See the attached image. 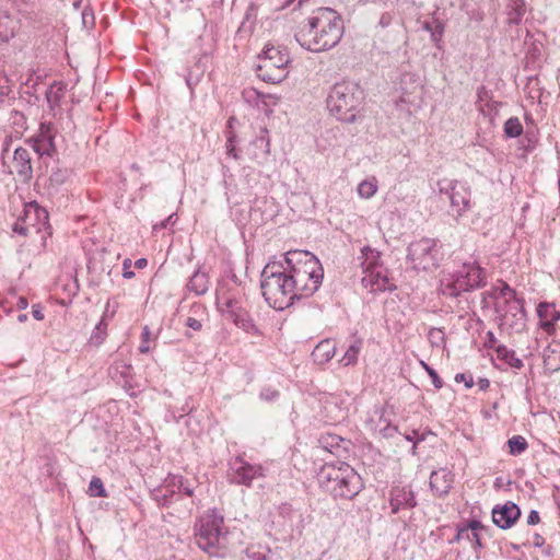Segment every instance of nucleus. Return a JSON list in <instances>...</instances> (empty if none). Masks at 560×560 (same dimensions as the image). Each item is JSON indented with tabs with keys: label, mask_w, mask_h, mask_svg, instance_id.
<instances>
[{
	"label": "nucleus",
	"mask_w": 560,
	"mask_h": 560,
	"mask_svg": "<svg viewBox=\"0 0 560 560\" xmlns=\"http://www.w3.org/2000/svg\"><path fill=\"white\" fill-rule=\"evenodd\" d=\"M495 352L498 358L505 361L510 366L514 369H522L524 366L523 361L516 357L515 351L509 349L506 346L499 345L495 348Z\"/></svg>",
	"instance_id": "obj_26"
},
{
	"label": "nucleus",
	"mask_w": 560,
	"mask_h": 560,
	"mask_svg": "<svg viewBox=\"0 0 560 560\" xmlns=\"http://www.w3.org/2000/svg\"><path fill=\"white\" fill-rule=\"evenodd\" d=\"M121 368L120 374L124 378H127L130 375L131 365L121 363L120 365L117 364L116 369L118 370Z\"/></svg>",
	"instance_id": "obj_60"
},
{
	"label": "nucleus",
	"mask_w": 560,
	"mask_h": 560,
	"mask_svg": "<svg viewBox=\"0 0 560 560\" xmlns=\"http://www.w3.org/2000/svg\"><path fill=\"white\" fill-rule=\"evenodd\" d=\"M377 191L376 179H365L361 182L358 186V194L361 198L369 199L375 195Z\"/></svg>",
	"instance_id": "obj_33"
},
{
	"label": "nucleus",
	"mask_w": 560,
	"mask_h": 560,
	"mask_svg": "<svg viewBox=\"0 0 560 560\" xmlns=\"http://www.w3.org/2000/svg\"><path fill=\"white\" fill-rule=\"evenodd\" d=\"M500 295L504 298L505 303L517 298L515 290H513L508 283H503L500 289Z\"/></svg>",
	"instance_id": "obj_43"
},
{
	"label": "nucleus",
	"mask_w": 560,
	"mask_h": 560,
	"mask_svg": "<svg viewBox=\"0 0 560 560\" xmlns=\"http://www.w3.org/2000/svg\"><path fill=\"white\" fill-rule=\"evenodd\" d=\"M48 212L36 201L24 205L22 214L14 222L12 230L14 233L27 236L32 231L39 233L43 229L49 228Z\"/></svg>",
	"instance_id": "obj_11"
},
{
	"label": "nucleus",
	"mask_w": 560,
	"mask_h": 560,
	"mask_svg": "<svg viewBox=\"0 0 560 560\" xmlns=\"http://www.w3.org/2000/svg\"><path fill=\"white\" fill-rule=\"evenodd\" d=\"M284 266L298 300L313 295L322 284L324 269L310 252L291 250L284 255Z\"/></svg>",
	"instance_id": "obj_2"
},
{
	"label": "nucleus",
	"mask_w": 560,
	"mask_h": 560,
	"mask_svg": "<svg viewBox=\"0 0 560 560\" xmlns=\"http://www.w3.org/2000/svg\"><path fill=\"white\" fill-rule=\"evenodd\" d=\"M28 305L27 299L25 296H20L16 302V307L19 310H25Z\"/></svg>",
	"instance_id": "obj_63"
},
{
	"label": "nucleus",
	"mask_w": 560,
	"mask_h": 560,
	"mask_svg": "<svg viewBox=\"0 0 560 560\" xmlns=\"http://www.w3.org/2000/svg\"><path fill=\"white\" fill-rule=\"evenodd\" d=\"M171 483L176 491L184 492L187 497L194 494V488L182 476H172Z\"/></svg>",
	"instance_id": "obj_34"
},
{
	"label": "nucleus",
	"mask_w": 560,
	"mask_h": 560,
	"mask_svg": "<svg viewBox=\"0 0 560 560\" xmlns=\"http://www.w3.org/2000/svg\"><path fill=\"white\" fill-rule=\"evenodd\" d=\"M70 174L71 172L68 168H52V172L48 178V187L57 191L59 187L62 186L68 180Z\"/></svg>",
	"instance_id": "obj_27"
},
{
	"label": "nucleus",
	"mask_w": 560,
	"mask_h": 560,
	"mask_svg": "<svg viewBox=\"0 0 560 560\" xmlns=\"http://www.w3.org/2000/svg\"><path fill=\"white\" fill-rule=\"evenodd\" d=\"M421 365L425 370V372L429 374V376L431 377L434 387L436 389L442 388L443 387V381L439 376L438 372L433 368H431L429 364L423 362V361H421Z\"/></svg>",
	"instance_id": "obj_39"
},
{
	"label": "nucleus",
	"mask_w": 560,
	"mask_h": 560,
	"mask_svg": "<svg viewBox=\"0 0 560 560\" xmlns=\"http://www.w3.org/2000/svg\"><path fill=\"white\" fill-rule=\"evenodd\" d=\"M319 482L323 489L334 498L346 500L357 497L364 487L361 476L343 462L338 466H325L320 471Z\"/></svg>",
	"instance_id": "obj_5"
},
{
	"label": "nucleus",
	"mask_w": 560,
	"mask_h": 560,
	"mask_svg": "<svg viewBox=\"0 0 560 560\" xmlns=\"http://www.w3.org/2000/svg\"><path fill=\"white\" fill-rule=\"evenodd\" d=\"M407 258L416 270H432L439 267L443 254L441 246L434 238L423 237L408 246Z\"/></svg>",
	"instance_id": "obj_9"
},
{
	"label": "nucleus",
	"mask_w": 560,
	"mask_h": 560,
	"mask_svg": "<svg viewBox=\"0 0 560 560\" xmlns=\"http://www.w3.org/2000/svg\"><path fill=\"white\" fill-rule=\"evenodd\" d=\"M544 365L551 372L560 370V347L547 348L544 351Z\"/></svg>",
	"instance_id": "obj_29"
},
{
	"label": "nucleus",
	"mask_w": 560,
	"mask_h": 560,
	"mask_svg": "<svg viewBox=\"0 0 560 560\" xmlns=\"http://www.w3.org/2000/svg\"><path fill=\"white\" fill-rule=\"evenodd\" d=\"M477 385H478L480 390H486V389L489 388L490 382H489L488 378H479L478 382H477Z\"/></svg>",
	"instance_id": "obj_62"
},
{
	"label": "nucleus",
	"mask_w": 560,
	"mask_h": 560,
	"mask_svg": "<svg viewBox=\"0 0 560 560\" xmlns=\"http://www.w3.org/2000/svg\"><path fill=\"white\" fill-rule=\"evenodd\" d=\"M260 288L265 301L275 310L282 311L291 306L296 298L283 261H270L264 267Z\"/></svg>",
	"instance_id": "obj_3"
},
{
	"label": "nucleus",
	"mask_w": 560,
	"mask_h": 560,
	"mask_svg": "<svg viewBox=\"0 0 560 560\" xmlns=\"http://www.w3.org/2000/svg\"><path fill=\"white\" fill-rule=\"evenodd\" d=\"M444 27L439 21L434 22V28L431 32V39L435 44H439L442 39Z\"/></svg>",
	"instance_id": "obj_44"
},
{
	"label": "nucleus",
	"mask_w": 560,
	"mask_h": 560,
	"mask_svg": "<svg viewBox=\"0 0 560 560\" xmlns=\"http://www.w3.org/2000/svg\"><path fill=\"white\" fill-rule=\"evenodd\" d=\"M392 20H393L392 14L386 12V13L382 14L378 24L382 27H387L392 23Z\"/></svg>",
	"instance_id": "obj_59"
},
{
	"label": "nucleus",
	"mask_w": 560,
	"mask_h": 560,
	"mask_svg": "<svg viewBox=\"0 0 560 560\" xmlns=\"http://www.w3.org/2000/svg\"><path fill=\"white\" fill-rule=\"evenodd\" d=\"M540 522L539 513L536 510H532L527 516L528 525H536Z\"/></svg>",
	"instance_id": "obj_57"
},
{
	"label": "nucleus",
	"mask_w": 560,
	"mask_h": 560,
	"mask_svg": "<svg viewBox=\"0 0 560 560\" xmlns=\"http://www.w3.org/2000/svg\"><path fill=\"white\" fill-rule=\"evenodd\" d=\"M196 544L209 556L220 557L225 552L224 520L215 510L205 513L196 524Z\"/></svg>",
	"instance_id": "obj_7"
},
{
	"label": "nucleus",
	"mask_w": 560,
	"mask_h": 560,
	"mask_svg": "<svg viewBox=\"0 0 560 560\" xmlns=\"http://www.w3.org/2000/svg\"><path fill=\"white\" fill-rule=\"evenodd\" d=\"M501 105H502L501 102H498V101H494L493 98H491L489 102L483 104V107H485L483 114L495 116V115H498L499 108L501 107Z\"/></svg>",
	"instance_id": "obj_41"
},
{
	"label": "nucleus",
	"mask_w": 560,
	"mask_h": 560,
	"mask_svg": "<svg viewBox=\"0 0 560 560\" xmlns=\"http://www.w3.org/2000/svg\"><path fill=\"white\" fill-rule=\"evenodd\" d=\"M441 196L450 200L451 214L457 220L471 208L470 187L463 182L442 179L436 183Z\"/></svg>",
	"instance_id": "obj_10"
},
{
	"label": "nucleus",
	"mask_w": 560,
	"mask_h": 560,
	"mask_svg": "<svg viewBox=\"0 0 560 560\" xmlns=\"http://www.w3.org/2000/svg\"><path fill=\"white\" fill-rule=\"evenodd\" d=\"M361 283L371 292H383L386 290L392 291L395 288L392 287L387 272L384 268L372 269L371 271L364 272Z\"/></svg>",
	"instance_id": "obj_15"
},
{
	"label": "nucleus",
	"mask_w": 560,
	"mask_h": 560,
	"mask_svg": "<svg viewBox=\"0 0 560 560\" xmlns=\"http://www.w3.org/2000/svg\"><path fill=\"white\" fill-rule=\"evenodd\" d=\"M265 476L261 465H253L242 456H236L229 463V480L231 483L250 487L253 480Z\"/></svg>",
	"instance_id": "obj_12"
},
{
	"label": "nucleus",
	"mask_w": 560,
	"mask_h": 560,
	"mask_svg": "<svg viewBox=\"0 0 560 560\" xmlns=\"http://www.w3.org/2000/svg\"><path fill=\"white\" fill-rule=\"evenodd\" d=\"M33 149L39 155H51L55 151L54 135L48 126H40L38 136L34 139Z\"/></svg>",
	"instance_id": "obj_20"
},
{
	"label": "nucleus",
	"mask_w": 560,
	"mask_h": 560,
	"mask_svg": "<svg viewBox=\"0 0 560 560\" xmlns=\"http://www.w3.org/2000/svg\"><path fill=\"white\" fill-rule=\"evenodd\" d=\"M210 287V280L208 273L203 270H196L192 276L189 278V281L186 285L189 292L195 293L196 295H203L208 292Z\"/></svg>",
	"instance_id": "obj_21"
},
{
	"label": "nucleus",
	"mask_w": 560,
	"mask_h": 560,
	"mask_svg": "<svg viewBox=\"0 0 560 560\" xmlns=\"http://www.w3.org/2000/svg\"><path fill=\"white\" fill-rule=\"evenodd\" d=\"M343 440L336 436V435H328L327 438L324 439L323 443H324V447L329 450V447H336L338 446V443L339 442H342Z\"/></svg>",
	"instance_id": "obj_50"
},
{
	"label": "nucleus",
	"mask_w": 560,
	"mask_h": 560,
	"mask_svg": "<svg viewBox=\"0 0 560 560\" xmlns=\"http://www.w3.org/2000/svg\"><path fill=\"white\" fill-rule=\"evenodd\" d=\"M544 545H545V538L540 534L536 533L534 535V546L536 548H541Z\"/></svg>",
	"instance_id": "obj_61"
},
{
	"label": "nucleus",
	"mask_w": 560,
	"mask_h": 560,
	"mask_svg": "<svg viewBox=\"0 0 560 560\" xmlns=\"http://www.w3.org/2000/svg\"><path fill=\"white\" fill-rule=\"evenodd\" d=\"M13 165L19 177L27 183L33 177V167L31 163L30 151L25 148L19 147L14 151Z\"/></svg>",
	"instance_id": "obj_19"
},
{
	"label": "nucleus",
	"mask_w": 560,
	"mask_h": 560,
	"mask_svg": "<svg viewBox=\"0 0 560 560\" xmlns=\"http://www.w3.org/2000/svg\"><path fill=\"white\" fill-rule=\"evenodd\" d=\"M465 527L467 528V532L470 529L471 533H478V530L488 532L490 529L488 526L482 525L478 520H470Z\"/></svg>",
	"instance_id": "obj_47"
},
{
	"label": "nucleus",
	"mask_w": 560,
	"mask_h": 560,
	"mask_svg": "<svg viewBox=\"0 0 560 560\" xmlns=\"http://www.w3.org/2000/svg\"><path fill=\"white\" fill-rule=\"evenodd\" d=\"M363 101V89L357 82L345 80L330 88L326 103L330 114L338 120L352 124L360 117Z\"/></svg>",
	"instance_id": "obj_4"
},
{
	"label": "nucleus",
	"mask_w": 560,
	"mask_h": 560,
	"mask_svg": "<svg viewBox=\"0 0 560 560\" xmlns=\"http://www.w3.org/2000/svg\"><path fill=\"white\" fill-rule=\"evenodd\" d=\"M336 345L330 339L322 340L313 350L312 359L317 364L330 361L335 354Z\"/></svg>",
	"instance_id": "obj_22"
},
{
	"label": "nucleus",
	"mask_w": 560,
	"mask_h": 560,
	"mask_svg": "<svg viewBox=\"0 0 560 560\" xmlns=\"http://www.w3.org/2000/svg\"><path fill=\"white\" fill-rule=\"evenodd\" d=\"M455 381L457 383L464 382L465 386L467 388H470L474 385L472 376L470 374H466V373H458V374H456L455 375Z\"/></svg>",
	"instance_id": "obj_49"
},
{
	"label": "nucleus",
	"mask_w": 560,
	"mask_h": 560,
	"mask_svg": "<svg viewBox=\"0 0 560 560\" xmlns=\"http://www.w3.org/2000/svg\"><path fill=\"white\" fill-rule=\"evenodd\" d=\"M89 493L91 497H107L103 481L98 477H93L89 485Z\"/></svg>",
	"instance_id": "obj_37"
},
{
	"label": "nucleus",
	"mask_w": 560,
	"mask_h": 560,
	"mask_svg": "<svg viewBox=\"0 0 560 560\" xmlns=\"http://www.w3.org/2000/svg\"><path fill=\"white\" fill-rule=\"evenodd\" d=\"M523 133V126L517 117H510L504 124L506 138H516Z\"/></svg>",
	"instance_id": "obj_32"
},
{
	"label": "nucleus",
	"mask_w": 560,
	"mask_h": 560,
	"mask_svg": "<svg viewBox=\"0 0 560 560\" xmlns=\"http://www.w3.org/2000/svg\"><path fill=\"white\" fill-rule=\"evenodd\" d=\"M537 315L540 327L548 334L555 331V324L560 319V311L556 305L548 302H540L537 306Z\"/></svg>",
	"instance_id": "obj_18"
},
{
	"label": "nucleus",
	"mask_w": 560,
	"mask_h": 560,
	"mask_svg": "<svg viewBox=\"0 0 560 560\" xmlns=\"http://www.w3.org/2000/svg\"><path fill=\"white\" fill-rule=\"evenodd\" d=\"M362 347V340L361 339H354L348 347L347 351L345 352L343 357L340 360V363L343 366L353 365L358 361V354Z\"/></svg>",
	"instance_id": "obj_30"
},
{
	"label": "nucleus",
	"mask_w": 560,
	"mask_h": 560,
	"mask_svg": "<svg viewBox=\"0 0 560 560\" xmlns=\"http://www.w3.org/2000/svg\"><path fill=\"white\" fill-rule=\"evenodd\" d=\"M279 397V392L272 388H264L260 392V398L266 401L276 400Z\"/></svg>",
	"instance_id": "obj_48"
},
{
	"label": "nucleus",
	"mask_w": 560,
	"mask_h": 560,
	"mask_svg": "<svg viewBox=\"0 0 560 560\" xmlns=\"http://www.w3.org/2000/svg\"><path fill=\"white\" fill-rule=\"evenodd\" d=\"M185 325L188 327V328H191L196 331H199L201 330L202 328V324H201V320L195 318V317H187L186 322H185Z\"/></svg>",
	"instance_id": "obj_51"
},
{
	"label": "nucleus",
	"mask_w": 560,
	"mask_h": 560,
	"mask_svg": "<svg viewBox=\"0 0 560 560\" xmlns=\"http://www.w3.org/2000/svg\"><path fill=\"white\" fill-rule=\"evenodd\" d=\"M470 538L468 540L472 541V548L475 550L483 548V544L481 541V537L479 533H471L469 534Z\"/></svg>",
	"instance_id": "obj_52"
},
{
	"label": "nucleus",
	"mask_w": 560,
	"mask_h": 560,
	"mask_svg": "<svg viewBox=\"0 0 560 560\" xmlns=\"http://www.w3.org/2000/svg\"><path fill=\"white\" fill-rule=\"evenodd\" d=\"M105 338V324L102 319L95 327L93 334H92V340H95L97 342H102Z\"/></svg>",
	"instance_id": "obj_45"
},
{
	"label": "nucleus",
	"mask_w": 560,
	"mask_h": 560,
	"mask_svg": "<svg viewBox=\"0 0 560 560\" xmlns=\"http://www.w3.org/2000/svg\"><path fill=\"white\" fill-rule=\"evenodd\" d=\"M506 11L509 22L512 24H518L526 13V3L524 0H508Z\"/></svg>",
	"instance_id": "obj_25"
},
{
	"label": "nucleus",
	"mask_w": 560,
	"mask_h": 560,
	"mask_svg": "<svg viewBox=\"0 0 560 560\" xmlns=\"http://www.w3.org/2000/svg\"><path fill=\"white\" fill-rule=\"evenodd\" d=\"M289 62L290 58L285 48L266 45L256 67L257 75L267 83H280L289 73Z\"/></svg>",
	"instance_id": "obj_8"
},
{
	"label": "nucleus",
	"mask_w": 560,
	"mask_h": 560,
	"mask_svg": "<svg viewBox=\"0 0 560 560\" xmlns=\"http://www.w3.org/2000/svg\"><path fill=\"white\" fill-rule=\"evenodd\" d=\"M343 30L341 15L331 8L323 7L300 23L294 37L301 47L320 52L336 47Z\"/></svg>",
	"instance_id": "obj_1"
},
{
	"label": "nucleus",
	"mask_w": 560,
	"mask_h": 560,
	"mask_svg": "<svg viewBox=\"0 0 560 560\" xmlns=\"http://www.w3.org/2000/svg\"><path fill=\"white\" fill-rule=\"evenodd\" d=\"M506 310L504 311V317H508L511 314L516 322H521L522 324L525 320V311H524V301L523 299L515 298L506 303Z\"/></svg>",
	"instance_id": "obj_28"
},
{
	"label": "nucleus",
	"mask_w": 560,
	"mask_h": 560,
	"mask_svg": "<svg viewBox=\"0 0 560 560\" xmlns=\"http://www.w3.org/2000/svg\"><path fill=\"white\" fill-rule=\"evenodd\" d=\"M521 517V510L517 504L506 502L502 506L492 510V521L501 529L511 528Z\"/></svg>",
	"instance_id": "obj_14"
},
{
	"label": "nucleus",
	"mask_w": 560,
	"mask_h": 560,
	"mask_svg": "<svg viewBox=\"0 0 560 560\" xmlns=\"http://www.w3.org/2000/svg\"><path fill=\"white\" fill-rule=\"evenodd\" d=\"M224 305L223 313L236 327L253 336L260 335V330L255 325L253 318L238 301L229 299Z\"/></svg>",
	"instance_id": "obj_13"
},
{
	"label": "nucleus",
	"mask_w": 560,
	"mask_h": 560,
	"mask_svg": "<svg viewBox=\"0 0 560 560\" xmlns=\"http://www.w3.org/2000/svg\"><path fill=\"white\" fill-rule=\"evenodd\" d=\"M150 335H151L150 329L148 326H145L141 334L142 341L139 347V351L141 353H148L150 351V347H149Z\"/></svg>",
	"instance_id": "obj_42"
},
{
	"label": "nucleus",
	"mask_w": 560,
	"mask_h": 560,
	"mask_svg": "<svg viewBox=\"0 0 560 560\" xmlns=\"http://www.w3.org/2000/svg\"><path fill=\"white\" fill-rule=\"evenodd\" d=\"M247 555L252 560H268L269 559V549H255L248 548Z\"/></svg>",
	"instance_id": "obj_40"
},
{
	"label": "nucleus",
	"mask_w": 560,
	"mask_h": 560,
	"mask_svg": "<svg viewBox=\"0 0 560 560\" xmlns=\"http://www.w3.org/2000/svg\"><path fill=\"white\" fill-rule=\"evenodd\" d=\"M389 505L393 514L402 509H413L417 505L416 495L404 487H395L390 491Z\"/></svg>",
	"instance_id": "obj_17"
},
{
	"label": "nucleus",
	"mask_w": 560,
	"mask_h": 560,
	"mask_svg": "<svg viewBox=\"0 0 560 560\" xmlns=\"http://www.w3.org/2000/svg\"><path fill=\"white\" fill-rule=\"evenodd\" d=\"M506 444L509 453L513 456L523 454L528 447L526 439L522 435H513L508 440Z\"/></svg>",
	"instance_id": "obj_31"
},
{
	"label": "nucleus",
	"mask_w": 560,
	"mask_h": 560,
	"mask_svg": "<svg viewBox=\"0 0 560 560\" xmlns=\"http://www.w3.org/2000/svg\"><path fill=\"white\" fill-rule=\"evenodd\" d=\"M225 149H226V154L229 156H231L235 160L238 159V154H237L236 147H235V136L234 135H231L228 138Z\"/></svg>",
	"instance_id": "obj_46"
},
{
	"label": "nucleus",
	"mask_w": 560,
	"mask_h": 560,
	"mask_svg": "<svg viewBox=\"0 0 560 560\" xmlns=\"http://www.w3.org/2000/svg\"><path fill=\"white\" fill-rule=\"evenodd\" d=\"M464 538L469 539L470 535L467 532L466 527H458L457 534L454 536L452 541L458 542L460 539H464Z\"/></svg>",
	"instance_id": "obj_54"
},
{
	"label": "nucleus",
	"mask_w": 560,
	"mask_h": 560,
	"mask_svg": "<svg viewBox=\"0 0 560 560\" xmlns=\"http://www.w3.org/2000/svg\"><path fill=\"white\" fill-rule=\"evenodd\" d=\"M497 342H498V340H497L494 334L492 331H488L487 339L485 341V347L489 348V349H495L498 347Z\"/></svg>",
	"instance_id": "obj_53"
},
{
	"label": "nucleus",
	"mask_w": 560,
	"mask_h": 560,
	"mask_svg": "<svg viewBox=\"0 0 560 560\" xmlns=\"http://www.w3.org/2000/svg\"><path fill=\"white\" fill-rule=\"evenodd\" d=\"M279 516L284 520V525H288L289 529L292 530V520L295 516L301 517L302 515L293 510L290 504L284 503L279 506Z\"/></svg>",
	"instance_id": "obj_35"
},
{
	"label": "nucleus",
	"mask_w": 560,
	"mask_h": 560,
	"mask_svg": "<svg viewBox=\"0 0 560 560\" xmlns=\"http://www.w3.org/2000/svg\"><path fill=\"white\" fill-rule=\"evenodd\" d=\"M32 314H33V317L36 319V320H43L44 319V313H43V310L40 307V305H33L32 307Z\"/></svg>",
	"instance_id": "obj_58"
},
{
	"label": "nucleus",
	"mask_w": 560,
	"mask_h": 560,
	"mask_svg": "<svg viewBox=\"0 0 560 560\" xmlns=\"http://www.w3.org/2000/svg\"><path fill=\"white\" fill-rule=\"evenodd\" d=\"M56 84L51 85L49 91L46 93V97L48 103L50 104H57L59 102L60 95L58 92H54L52 89Z\"/></svg>",
	"instance_id": "obj_55"
},
{
	"label": "nucleus",
	"mask_w": 560,
	"mask_h": 560,
	"mask_svg": "<svg viewBox=\"0 0 560 560\" xmlns=\"http://www.w3.org/2000/svg\"><path fill=\"white\" fill-rule=\"evenodd\" d=\"M492 98L491 92L483 85L477 90V106L481 113H485L483 104Z\"/></svg>",
	"instance_id": "obj_38"
},
{
	"label": "nucleus",
	"mask_w": 560,
	"mask_h": 560,
	"mask_svg": "<svg viewBox=\"0 0 560 560\" xmlns=\"http://www.w3.org/2000/svg\"><path fill=\"white\" fill-rule=\"evenodd\" d=\"M454 482V475L447 468H440L431 472L430 488L438 497L448 494Z\"/></svg>",
	"instance_id": "obj_16"
},
{
	"label": "nucleus",
	"mask_w": 560,
	"mask_h": 560,
	"mask_svg": "<svg viewBox=\"0 0 560 560\" xmlns=\"http://www.w3.org/2000/svg\"><path fill=\"white\" fill-rule=\"evenodd\" d=\"M89 18H90L91 20H93V14H92V13H90V12H88L86 10H84V11L82 12V21H83V24H86V23H88Z\"/></svg>",
	"instance_id": "obj_64"
},
{
	"label": "nucleus",
	"mask_w": 560,
	"mask_h": 560,
	"mask_svg": "<svg viewBox=\"0 0 560 560\" xmlns=\"http://www.w3.org/2000/svg\"><path fill=\"white\" fill-rule=\"evenodd\" d=\"M406 440L413 442V446L417 445V443L424 440L423 436H419V432L417 430H412L410 433L406 434Z\"/></svg>",
	"instance_id": "obj_56"
},
{
	"label": "nucleus",
	"mask_w": 560,
	"mask_h": 560,
	"mask_svg": "<svg viewBox=\"0 0 560 560\" xmlns=\"http://www.w3.org/2000/svg\"><path fill=\"white\" fill-rule=\"evenodd\" d=\"M486 284V269L476 260L466 261L441 281V292L446 298L455 299L463 293L481 289Z\"/></svg>",
	"instance_id": "obj_6"
},
{
	"label": "nucleus",
	"mask_w": 560,
	"mask_h": 560,
	"mask_svg": "<svg viewBox=\"0 0 560 560\" xmlns=\"http://www.w3.org/2000/svg\"><path fill=\"white\" fill-rule=\"evenodd\" d=\"M428 339L432 347H443L445 343V332L441 328H431L428 332Z\"/></svg>",
	"instance_id": "obj_36"
},
{
	"label": "nucleus",
	"mask_w": 560,
	"mask_h": 560,
	"mask_svg": "<svg viewBox=\"0 0 560 560\" xmlns=\"http://www.w3.org/2000/svg\"><path fill=\"white\" fill-rule=\"evenodd\" d=\"M359 259H361L363 272L371 271L372 269H382L380 264L381 253L370 246L362 247Z\"/></svg>",
	"instance_id": "obj_23"
},
{
	"label": "nucleus",
	"mask_w": 560,
	"mask_h": 560,
	"mask_svg": "<svg viewBox=\"0 0 560 560\" xmlns=\"http://www.w3.org/2000/svg\"><path fill=\"white\" fill-rule=\"evenodd\" d=\"M175 495L176 490L172 487L171 478L167 479L166 486L155 489L152 492L153 500L161 506L170 505L173 502Z\"/></svg>",
	"instance_id": "obj_24"
}]
</instances>
